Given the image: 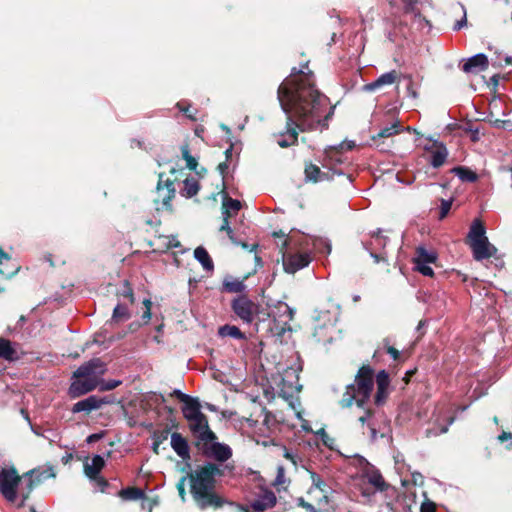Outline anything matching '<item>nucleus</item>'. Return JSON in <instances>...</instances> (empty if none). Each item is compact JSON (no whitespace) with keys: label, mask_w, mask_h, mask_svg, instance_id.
Instances as JSON below:
<instances>
[{"label":"nucleus","mask_w":512,"mask_h":512,"mask_svg":"<svg viewBox=\"0 0 512 512\" xmlns=\"http://www.w3.org/2000/svg\"><path fill=\"white\" fill-rule=\"evenodd\" d=\"M307 65L301 69H292L278 88V100L287 115V119L302 132L328 127V121L334 113L327 96L314 85L311 71Z\"/></svg>","instance_id":"obj_1"},{"label":"nucleus","mask_w":512,"mask_h":512,"mask_svg":"<svg viewBox=\"0 0 512 512\" xmlns=\"http://www.w3.org/2000/svg\"><path fill=\"white\" fill-rule=\"evenodd\" d=\"M221 474L220 467L213 463L200 466L191 474V493L201 508L221 505L219 497L213 493L214 478Z\"/></svg>","instance_id":"obj_2"},{"label":"nucleus","mask_w":512,"mask_h":512,"mask_svg":"<svg viewBox=\"0 0 512 512\" xmlns=\"http://www.w3.org/2000/svg\"><path fill=\"white\" fill-rule=\"evenodd\" d=\"M106 370V364L99 358L92 359L81 365L73 373L69 395L72 398H77L96 389L101 383V377L105 374Z\"/></svg>","instance_id":"obj_3"},{"label":"nucleus","mask_w":512,"mask_h":512,"mask_svg":"<svg viewBox=\"0 0 512 512\" xmlns=\"http://www.w3.org/2000/svg\"><path fill=\"white\" fill-rule=\"evenodd\" d=\"M373 375V370L368 366H363L359 369L355 383L347 386L346 392L341 399L342 407H350L354 402L359 407L365 404L374 386Z\"/></svg>","instance_id":"obj_4"},{"label":"nucleus","mask_w":512,"mask_h":512,"mask_svg":"<svg viewBox=\"0 0 512 512\" xmlns=\"http://www.w3.org/2000/svg\"><path fill=\"white\" fill-rule=\"evenodd\" d=\"M486 230L479 219H475L468 233V242L472 249L473 257L477 261L492 257L497 249L486 237Z\"/></svg>","instance_id":"obj_5"},{"label":"nucleus","mask_w":512,"mask_h":512,"mask_svg":"<svg viewBox=\"0 0 512 512\" xmlns=\"http://www.w3.org/2000/svg\"><path fill=\"white\" fill-rule=\"evenodd\" d=\"M292 238L284 240L282 253V263L285 272L294 274L300 269L305 268L311 262V256L306 252H292Z\"/></svg>","instance_id":"obj_6"},{"label":"nucleus","mask_w":512,"mask_h":512,"mask_svg":"<svg viewBox=\"0 0 512 512\" xmlns=\"http://www.w3.org/2000/svg\"><path fill=\"white\" fill-rule=\"evenodd\" d=\"M20 477L14 468H4L0 471V493L10 502L17 498V487Z\"/></svg>","instance_id":"obj_7"},{"label":"nucleus","mask_w":512,"mask_h":512,"mask_svg":"<svg viewBox=\"0 0 512 512\" xmlns=\"http://www.w3.org/2000/svg\"><path fill=\"white\" fill-rule=\"evenodd\" d=\"M232 308L235 314L246 323H251L259 311V306L246 296L235 299Z\"/></svg>","instance_id":"obj_8"},{"label":"nucleus","mask_w":512,"mask_h":512,"mask_svg":"<svg viewBox=\"0 0 512 512\" xmlns=\"http://www.w3.org/2000/svg\"><path fill=\"white\" fill-rule=\"evenodd\" d=\"M192 434L201 442H209L216 439L215 433L209 428L208 419L205 414L188 422Z\"/></svg>","instance_id":"obj_9"},{"label":"nucleus","mask_w":512,"mask_h":512,"mask_svg":"<svg viewBox=\"0 0 512 512\" xmlns=\"http://www.w3.org/2000/svg\"><path fill=\"white\" fill-rule=\"evenodd\" d=\"M203 443V452L209 457L219 462H225L232 456L231 448L223 443L215 442V440Z\"/></svg>","instance_id":"obj_10"},{"label":"nucleus","mask_w":512,"mask_h":512,"mask_svg":"<svg viewBox=\"0 0 512 512\" xmlns=\"http://www.w3.org/2000/svg\"><path fill=\"white\" fill-rule=\"evenodd\" d=\"M387 243L388 238L382 236L380 231H378L374 233L370 241L365 244V248L370 252V255L374 258L376 263L386 260V253L382 252V250L385 249Z\"/></svg>","instance_id":"obj_11"},{"label":"nucleus","mask_w":512,"mask_h":512,"mask_svg":"<svg viewBox=\"0 0 512 512\" xmlns=\"http://www.w3.org/2000/svg\"><path fill=\"white\" fill-rule=\"evenodd\" d=\"M404 4L405 18L410 20L411 25L417 29H423L428 25V21L421 15L417 7V0H402Z\"/></svg>","instance_id":"obj_12"},{"label":"nucleus","mask_w":512,"mask_h":512,"mask_svg":"<svg viewBox=\"0 0 512 512\" xmlns=\"http://www.w3.org/2000/svg\"><path fill=\"white\" fill-rule=\"evenodd\" d=\"M424 149L431 154L430 164L434 168H438L445 163L448 151L443 143L433 140L426 144Z\"/></svg>","instance_id":"obj_13"},{"label":"nucleus","mask_w":512,"mask_h":512,"mask_svg":"<svg viewBox=\"0 0 512 512\" xmlns=\"http://www.w3.org/2000/svg\"><path fill=\"white\" fill-rule=\"evenodd\" d=\"M276 504V496L272 490L261 488L256 498L251 502V507L255 511H264L274 507Z\"/></svg>","instance_id":"obj_14"},{"label":"nucleus","mask_w":512,"mask_h":512,"mask_svg":"<svg viewBox=\"0 0 512 512\" xmlns=\"http://www.w3.org/2000/svg\"><path fill=\"white\" fill-rule=\"evenodd\" d=\"M105 465V461L102 456L95 455L91 462H86L84 464V471L87 477L92 480L97 481L102 486H107V482L99 477V473Z\"/></svg>","instance_id":"obj_15"},{"label":"nucleus","mask_w":512,"mask_h":512,"mask_svg":"<svg viewBox=\"0 0 512 512\" xmlns=\"http://www.w3.org/2000/svg\"><path fill=\"white\" fill-rule=\"evenodd\" d=\"M110 403L109 400L103 397H98L95 395L89 396L84 400L78 401L73 405L72 412H91L93 410L99 409L104 404Z\"/></svg>","instance_id":"obj_16"},{"label":"nucleus","mask_w":512,"mask_h":512,"mask_svg":"<svg viewBox=\"0 0 512 512\" xmlns=\"http://www.w3.org/2000/svg\"><path fill=\"white\" fill-rule=\"evenodd\" d=\"M488 58L485 54L479 53L468 58L462 66L465 73H478L484 71L488 67Z\"/></svg>","instance_id":"obj_17"},{"label":"nucleus","mask_w":512,"mask_h":512,"mask_svg":"<svg viewBox=\"0 0 512 512\" xmlns=\"http://www.w3.org/2000/svg\"><path fill=\"white\" fill-rule=\"evenodd\" d=\"M297 129L298 128L295 126V124L287 119L286 131L276 135L278 145L282 148L295 145L298 140Z\"/></svg>","instance_id":"obj_18"},{"label":"nucleus","mask_w":512,"mask_h":512,"mask_svg":"<svg viewBox=\"0 0 512 512\" xmlns=\"http://www.w3.org/2000/svg\"><path fill=\"white\" fill-rule=\"evenodd\" d=\"M26 476H29V490H31L34 484L41 483L48 478H55L56 473L52 466H43L31 470Z\"/></svg>","instance_id":"obj_19"},{"label":"nucleus","mask_w":512,"mask_h":512,"mask_svg":"<svg viewBox=\"0 0 512 512\" xmlns=\"http://www.w3.org/2000/svg\"><path fill=\"white\" fill-rule=\"evenodd\" d=\"M304 174L305 180L313 183L332 179V176L329 174V172L322 171L319 166L313 163H308L305 165Z\"/></svg>","instance_id":"obj_20"},{"label":"nucleus","mask_w":512,"mask_h":512,"mask_svg":"<svg viewBox=\"0 0 512 512\" xmlns=\"http://www.w3.org/2000/svg\"><path fill=\"white\" fill-rule=\"evenodd\" d=\"M398 78V73L395 70L384 73L379 76L375 81L364 85L363 89L368 92L375 91L385 85L393 84Z\"/></svg>","instance_id":"obj_21"},{"label":"nucleus","mask_w":512,"mask_h":512,"mask_svg":"<svg viewBox=\"0 0 512 512\" xmlns=\"http://www.w3.org/2000/svg\"><path fill=\"white\" fill-rule=\"evenodd\" d=\"M171 447L182 459H187L190 457L188 443L181 434L177 432L172 433Z\"/></svg>","instance_id":"obj_22"},{"label":"nucleus","mask_w":512,"mask_h":512,"mask_svg":"<svg viewBox=\"0 0 512 512\" xmlns=\"http://www.w3.org/2000/svg\"><path fill=\"white\" fill-rule=\"evenodd\" d=\"M19 357L20 354L17 350V345L7 339L0 338V358L7 361H15L18 360Z\"/></svg>","instance_id":"obj_23"},{"label":"nucleus","mask_w":512,"mask_h":512,"mask_svg":"<svg viewBox=\"0 0 512 512\" xmlns=\"http://www.w3.org/2000/svg\"><path fill=\"white\" fill-rule=\"evenodd\" d=\"M341 150L336 146H330L325 149L323 166L330 170H335V166L343 162Z\"/></svg>","instance_id":"obj_24"},{"label":"nucleus","mask_w":512,"mask_h":512,"mask_svg":"<svg viewBox=\"0 0 512 512\" xmlns=\"http://www.w3.org/2000/svg\"><path fill=\"white\" fill-rule=\"evenodd\" d=\"M182 413L187 422L200 416L202 412L199 400L197 398H192L184 403Z\"/></svg>","instance_id":"obj_25"},{"label":"nucleus","mask_w":512,"mask_h":512,"mask_svg":"<svg viewBox=\"0 0 512 512\" xmlns=\"http://www.w3.org/2000/svg\"><path fill=\"white\" fill-rule=\"evenodd\" d=\"M403 130V127L398 120H394L390 125L382 127L377 135L372 137V141L376 142L383 138L392 137L399 134Z\"/></svg>","instance_id":"obj_26"},{"label":"nucleus","mask_w":512,"mask_h":512,"mask_svg":"<svg viewBox=\"0 0 512 512\" xmlns=\"http://www.w3.org/2000/svg\"><path fill=\"white\" fill-rule=\"evenodd\" d=\"M241 209V202L232 198H224L222 204V216L223 219H229L230 217L236 215L238 211Z\"/></svg>","instance_id":"obj_27"},{"label":"nucleus","mask_w":512,"mask_h":512,"mask_svg":"<svg viewBox=\"0 0 512 512\" xmlns=\"http://www.w3.org/2000/svg\"><path fill=\"white\" fill-rule=\"evenodd\" d=\"M194 257L206 271H212L214 269L213 261L204 247H197L194 250Z\"/></svg>","instance_id":"obj_28"},{"label":"nucleus","mask_w":512,"mask_h":512,"mask_svg":"<svg viewBox=\"0 0 512 512\" xmlns=\"http://www.w3.org/2000/svg\"><path fill=\"white\" fill-rule=\"evenodd\" d=\"M437 260V254L433 250H427L420 246L416 249L414 263H434Z\"/></svg>","instance_id":"obj_29"},{"label":"nucleus","mask_w":512,"mask_h":512,"mask_svg":"<svg viewBox=\"0 0 512 512\" xmlns=\"http://www.w3.org/2000/svg\"><path fill=\"white\" fill-rule=\"evenodd\" d=\"M329 494L330 493H324L322 490L316 488H309L308 490V496L319 508H324L328 505Z\"/></svg>","instance_id":"obj_30"},{"label":"nucleus","mask_w":512,"mask_h":512,"mask_svg":"<svg viewBox=\"0 0 512 512\" xmlns=\"http://www.w3.org/2000/svg\"><path fill=\"white\" fill-rule=\"evenodd\" d=\"M175 192V189L173 187V183L169 180H167L164 185H162V182L159 181L157 186V193L159 197L162 198V201L164 204H167L171 198L173 197Z\"/></svg>","instance_id":"obj_31"},{"label":"nucleus","mask_w":512,"mask_h":512,"mask_svg":"<svg viewBox=\"0 0 512 512\" xmlns=\"http://www.w3.org/2000/svg\"><path fill=\"white\" fill-rule=\"evenodd\" d=\"M451 172L458 176L463 182H475L478 179L477 174L470 168L459 166L454 167Z\"/></svg>","instance_id":"obj_32"},{"label":"nucleus","mask_w":512,"mask_h":512,"mask_svg":"<svg viewBox=\"0 0 512 512\" xmlns=\"http://www.w3.org/2000/svg\"><path fill=\"white\" fill-rule=\"evenodd\" d=\"M367 481L373 485L376 489L382 490L385 485V481L379 471L374 469H368L365 473Z\"/></svg>","instance_id":"obj_33"},{"label":"nucleus","mask_w":512,"mask_h":512,"mask_svg":"<svg viewBox=\"0 0 512 512\" xmlns=\"http://www.w3.org/2000/svg\"><path fill=\"white\" fill-rule=\"evenodd\" d=\"M130 318L127 303L119 302L113 310L112 320L115 322L126 321Z\"/></svg>","instance_id":"obj_34"},{"label":"nucleus","mask_w":512,"mask_h":512,"mask_svg":"<svg viewBox=\"0 0 512 512\" xmlns=\"http://www.w3.org/2000/svg\"><path fill=\"white\" fill-rule=\"evenodd\" d=\"M218 334L221 337H232L235 339H245L244 333H242L238 327L233 326V325L221 326L218 330Z\"/></svg>","instance_id":"obj_35"},{"label":"nucleus","mask_w":512,"mask_h":512,"mask_svg":"<svg viewBox=\"0 0 512 512\" xmlns=\"http://www.w3.org/2000/svg\"><path fill=\"white\" fill-rule=\"evenodd\" d=\"M452 422H453V418L452 417L447 418L445 423H440L439 419H437L435 421L436 427L427 429L426 430V436L427 437H431V436H437L439 434L446 433L448 431V428H449V426L451 425Z\"/></svg>","instance_id":"obj_36"},{"label":"nucleus","mask_w":512,"mask_h":512,"mask_svg":"<svg viewBox=\"0 0 512 512\" xmlns=\"http://www.w3.org/2000/svg\"><path fill=\"white\" fill-rule=\"evenodd\" d=\"M311 486L310 488H316L322 490L324 493H330V486L323 480V478L315 472L310 471Z\"/></svg>","instance_id":"obj_37"},{"label":"nucleus","mask_w":512,"mask_h":512,"mask_svg":"<svg viewBox=\"0 0 512 512\" xmlns=\"http://www.w3.org/2000/svg\"><path fill=\"white\" fill-rule=\"evenodd\" d=\"M220 231H225L231 242L234 243L235 245H241L244 248H248V245L246 243L242 242L240 239L236 237L234 230L230 226L229 219H223V223L220 226Z\"/></svg>","instance_id":"obj_38"},{"label":"nucleus","mask_w":512,"mask_h":512,"mask_svg":"<svg viewBox=\"0 0 512 512\" xmlns=\"http://www.w3.org/2000/svg\"><path fill=\"white\" fill-rule=\"evenodd\" d=\"M199 191V184L195 178H187L184 180L183 194L187 197L195 196Z\"/></svg>","instance_id":"obj_39"},{"label":"nucleus","mask_w":512,"mask_h":512,"mask_svg":"<svg viewBox=\"0 0 512 512\" xmlns=\"http://www.w3.org/2000/svg\"><path fill=\"white\" fill-rule=\"evenodd\" d=\"M224 288L228 292L240 293L245 289V285L243 281L231 279L224 282Z\"/></svg>","instance_id":"obj_40"},{"label":"nucleus","mask_w":512,"mask_h":512,"mask_svg":"<svg viewBox=\"0 0 512 512\" xmlns=\"http://www.w3.org/2000/svg\"><path fill=\"white\" fill-rule=\"evenodd\" d=\"M122 498L126 500H136L142 496L141 490L137 488H127L120 492Z\"/></svg>","instance_id":"obj_41"},{"label":"nucleus","mask_w":512,"mask_h":512,"mask_svg":"<svg viewBox=\"0 0 512 512\" xmlns=\"http://www.w3.org/2000/svg\"><path fill=\"white\" fill-rule=\"evenodd\" d=\"M182 156L184 160L186 161V165L189 169L194 170L197 167V159L193 157L190 152L188 146L182 147Z\"/></svg>","instance_id":"obj_42"},{"label":"nucleus","mask_w":512,"mask_h":512,"mask_svg":"<svg viewBox=\"0 0 512 512\" xmlns=\"http://www.w3.org/2000/svg\"><path fill=\"white\" fill-rule=\"evenodd\" d=\"M122 382L120 380L105 381L101 378V383L98 385L100 391H110L118 387Z\"/></svg>","instance_id":"obj_43"},{"label":"nucleus","mask_w":512,"mask_h":512,"mask_svg":"<svg viewBox=\"0 0 512 512\" xmlns=\"http://www.w3.org/2000/svg\"><path fill=\"white\" fill-rule=\"evenodd\" d=\"M377 387L380 389H387L389 385L388 374L382 370L377 374L376 377Z\"/></svg>","instance_id":"obj_44"},{"label":"nucleus","mask_w":512,"mask_h":512,"mask_svg":"<svg viewBox=\"0 0 512 512\" xmlns=\"http://www.w3.org/2000/svg\"><path fill=\"white\" fill-rule=\"evenodd\" d=\"M119 297L123 298V300H124L123 302H125V303H126V301L130 304H132L134 302L133 291L127 282H125V284H124L123 291L121 293H119Z\"/></svg>","instance_id":"obj_45"},{"label":"nucleus","mask_w":512,"mask_h":512,"mask_svg":"<svg viewBox=\"0 0 512 512\" xmlns=\"http://www.w3.org/2000/svg\"><path fill=\"white\" fill-rule=\"evenodd\" d=\"M370 412L367 411L363 416H361L359 418V421L362 423V424H365L366 422H368V425H369V429H370V436L372 438V440L376 439L377 437V430L376 428L374 427V425L372 423L369 422L370 420Z\"/></svg>","instance_id":"obj_46"},{"label":"nucleus","mask_w":512,"mask_h":512,"mask_svg":"<svg viewBox=\"0 0 512 512\" xmlns=\"http://www.w3.org/2000/svg\"><path fill=\"white\" fill-rule=\"evenodd\" d=\"M415 269L424 276L432 277L434 275L433 269L428 263H414Z\"/></svg>","instance_id":"obj_47"},{"label":"nucleus","mask_w":512,"mask_h":512,"mask_svg":"<svg viewBox=\"0 0 512 512\" xmlns=\"http://www.w3.org/2000/svg\"><path fill=\"white\" fill-rule=\"evenodd\" d=\"M160 240L167 248H178L180 246V242L175 236H161Z\"/></svg>","instance_id":"obj_48"},{"label":"nucleus","mask_w":512,"mask_h":512,"mask_svg":"<svg viewBox=\"0 0 512 512\" xmlns=\"http://www.w3.org/2000/svg\"><path fill=\"white\" fill-rule=\"evenodd\" d=\"M176 107L182 112L185 114V116L192 120V121H195L196 120V117H195V113H192L190 111V106L188 104H185L184 102H178L176 104Z\"/></svg>","instance_id":"obj_49"},{"label":"nucleus","mask_w":512,"mask_h":512,"mask_svg":"<svg viewBox=\"0 0 512 512\" xmlns=\"http://www.w3.org/2000/svg\"><path fill=\"white\" fill-rule=\"evenodd\" d=\"M143 304L145 306V310L142 314V319L145 323H148L151 319V307H152V302L150 299H145L143 301Z\"/></svg>","instance_id":"obj_50"},{"label":"nucleus","mask_w":512,"mask_h":512,"mask_svg":"<svg viewBox=\"0 0 512 512\" xmlns=\"http://www.w3.org/2000/svg\"><path fill=\"white\" fill-rule=\"evenodd\" d=\"M459 8H460V10L462 12V18L454 24L453 29L456 30V31L460 30L461 28H463L467 24L466 9H465V7L463 5H460Z\"/></svg>","instance_id":"obj_51"},{"label":"nucleus","mask_w":512,"mask_h":512,"mask_svg":"<svg viewBox=\"0 0 512 512\" xmlns=\"http://www.w3.org/2000/svg\"><path fill=\"white\" fill-rule=\"evenodd\" d=\"M452 206V202L449 200H442L441 201V207H440V219H443L446 217L448 212L450 211Z\"/></svg>","instance_id":"obj_52"},{"label":"nucleus","mask_w":512,"mask_h":512,"mask_svg":"<svg viewBox=\"0 0 512 512\" xmlns=\"http://www.w3.org/2000/svg\"><path fill=\"white\" fill-rule=\"evenodd\" d=\"M386 395H387V389H380L377 387V392L375 395L376 404L380 405L381 403H383V401L386 398Z\"/></svg>","instance_id":"obj_53"},{"label":"nucleus","mask_w":512,"mask_h":512,"mask_svg":"<svg viewBox=\"0 0 512 512\" xmlns=\"http://www.w3.org/2000/svg\"><path fill=\"white\" fill-rule=\"evenodd\" d=\"M172 395L176 396L183 403H186L187 401L193 398L187 394L182 393L180 390L177 389L173 391Z\"/></svg>","instance_id":"obj_54"},{"label":"nucleus","mask_w":512,"mask_h":512,"mask_svg":"<svg viewBox=\"0 0 512 512\" xmlns=\"http://www.w3.org/2000/svg\"><path fill=\"white\" fill-rule=\"evenodd\" d=\"M300 505L309 512H317V509L313 504L305 502L303 499L300 500Z\"/></svg>","instance_id":"obj_55"},{"label":"nucleus","mask_w":512,"mask_h":512,"mask_svg":"<svg viewBox=\"0 0 512 512\" xmlns=\"http://www.w3.org/2000/svg\"><path fill=\"white\" fill-rule=\"evenodd\" d=\"M387 353L390 354L394 360L399 359V351L397 349H395L394 347L388 346Z\"/></svg>","instance_id":"obj_56"},{"label":"nucleus","mask_w":512,"mask_h":512,"mask_svg":"<svg viewBox=\"0 0 512 512\" xmlns=\"http://www.w3.org/2000/svg\"><path fill=\"white\" fill-rule=\"evenodd\" d=\"M355 146L353 141L343 142L339 146H337L341 151L344 149L351 150Z\"/></svg>","instance_id":"obj_57"},{"label":"nucleus","mask_w":512,"mask_h":512,"mask_svg":"<svg viewBox=\"0 0 512 512\" xmlns=\"http://www.w3.org/2000/svg\"><path fill=\"white\" fill-rule=\"evenodd\" d=\"M435 508L432 504H423L421 506V512H434Z\"/></svg>","instance_id":"obj_58"},{"label":"nucleus","mask_w":512,"mask_h":512,"mask_svg":"<svg viewBox=\"0 0 512 512\" xmlns=\"http://www.w3.org/2000/svg\"><path fill=\"white\" fill-rule=\"evenodd\" d=\"M512 438V434L510 432H503L499 435L498 439L501 441V442H504L506 440H509Z\"/></svg>","instance_id":"obj_59"},{"label":"nucleus","mask_w":512,"mask_h":512,"mask_svg":"<svg viewBox=\"0 0 512 512\" xmlns=\"http://www.w3.org/2000/svg\"><path fill=\"white\" fill-rule=\"evenodd\" d=\"M101 437H102L101 434H92V435L88 436L87 442L92 443V442L98 441L99 439H101Z\"/></svg>","instance_id":"obj_60"},{"label":"nucleus","mask_w":512,"mask_h":512,"mask_svg":"<svg viewBox=\"0 0 512 512\" xmlns=\"http://www.w3.org/2000/svg\"><path fill=\"white\" fill-rule=\"evenodd\" d=\"M184 480L185 479H182V481L178 484L179 494L182 497V499H184L185 496Z\"/></svg>","instance_id":"obj_61"},{"label":"nucleus","mask_w":512,"mask_h":512,"mask_svg":"<svg viewBox=\"0 0 512 512\" xmlns=\"http://www.w3.org/2000/svg\"><path fill=\"white\" fill-rule=\"evenodd\" d=\"M9 259V255L7 253H5L1 248H0V264L3 263L4 260H8Z\"/></svg>","instance_id":"obj_62"},{"label":"nucleus","mask_w":512,"mask_h":512,"mask_svg":"<svg viewBox=\"0 0 512 512\" xmlns=\"http://www.w3.org/2000/svg\"><path fill=\"white\" fill-rule=\"evenodd\" d=\"M218 169H219V171H220V173H221V174H224V173H225V171L228 169V165H227V163H220V164L218 165Z\"/></svg>","instance_id":"obj_63"},{"label":"nucleus","mask_w":512,"mask_h":512,"mask_svg":"<svg viewBox=\"0 0 512 512\" xmlns=\"http://www.w3.org/2000/svg\"><path fill=\"white\" fill-rule=\"evenodd\" d=\"M282 478H283V469L279 468V473H278L277 478H276V484H281L282 483Z\"/></svg>","instance_id":"obj_64"}]
</instances>
